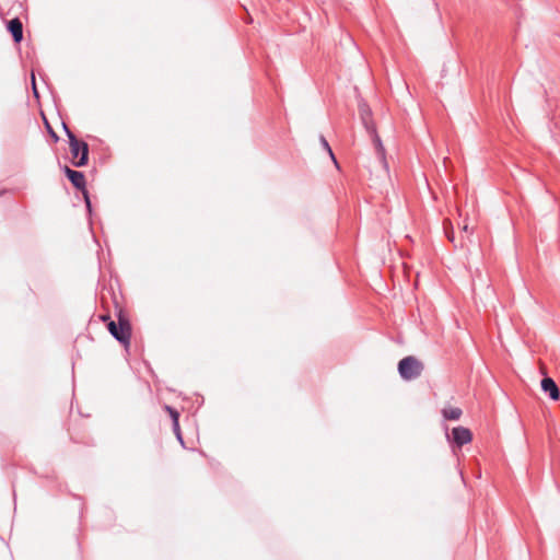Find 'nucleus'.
I'll return each instance as SVG.
<instances>
[{
	"mask_svg": "<svg viewBox=\"0 0 560 560\" xmlns=\"http://www.w3.org/2000/svg\"><path fill=\"white\" fill-rule=\"evenodd\" d=\"M7 30L11 33L14 43L19 44L23 39V24L19 18L10 20Z\"/></svg>",
	"mask_w": 560,
	"mask_h": 560,
	"instance_id": "nucleus-7",
	"label": "nucleus"
},
{
	"mask_svg": "<svg viewBox=\"0 0 560 560\" xmlns=\"http://www.w3.org/2000/svg\"><path fill=\"white\" fill-rule=\"evenodd\" d=\"M360 110V117L362 120V124L368 131V133L372 137L373 143L375 144L378 153L384 156V147L382 144L381 138L376 132V126L372 119V112L370 107L366 104H361L359 107Z\"/></svg>",
	"mask_w": 560,
	"mask_h": 560,
	"instance_id": "nucleus-3",
	"label": "nucleus"
},
{
	"mask_svg": "<svg viewBox=\"0 0 560 560\" xmlns=\"http://www.w3.org/2000/svg\"><path fill=\"white\" fill-rule=\"evenodd\" d=\"M32 82H33V91H34V94H35V96H38L37 89H36V84H35V77H34V75H32Z\"/></svg>",
	"mask_w": 560,
	"mask_h": 560,
	"instance_id": "nucleus-16",
	"label": "nucleus"
},
{
	"mask_svg": "<svg viewBox=\"0 0 560 560\" xmlns=\"http://www.w3.org/2000/svg\"><path fill=\"white\" fill-rule=\"evenodd\" d=\"M47 128H48V131L50 133V136L54 138L55 141H58L59 140V137L57 136V133L52 130V128L47 125Z\"/></svg>",
	"mask_w": 560,
	"mask_h": 560,
	"instance_id": "nucleus-13",
	"label": "nucleus"
},
{
	"mask_svg": "<svg viewBox=\"0 0 560 560\" xmlns=\"http://www.w3.org/2000/svg\"><path fill=\"white\" fill-rule=\"evenodd\" d=\"M445 233H446V237H447L452 243H454V241H455L454 232H453V231H450V232H448V231L446 230V231H445Z\"/></svg>",
	"mask_w": 560,
	"mask_h": 560,
	"instance_id": "nucleus-15",
	"label": "nucleus"
},
{
	"mask_svg": "<svg viewBox=\"0 0 560 560\" xmlns=\"http://www.w3.org/2000/svg\"><path fill=\"white\" fill-rule=\"evenodd\" d=\"M462 231L467 233V234H471L472 232L469 230L468 225L467 224H464L463 228H462Z\"/></svg>",
	"mask_w": 560,
	"mask_h": 560,
	"instance_id": "nucleus-17",
	"label": "nucleus"
},
{
	"mask_svg": "<svg viewBox=\"0 0 560 560\" xmlns=\"http://www.w3.org/2000/svg\"><path fill=\"white\" fill-rule=\"evenodd\" d=\"M70 152L72 163L77 167L85 166L89 162V145L85 141L79 140L75 136L70 137Z\"/></svg>",
	"mask_w": 560,
	"mask_h": 560,
	"instance_id": "nucleus-4",
	"label": "nucleus"
},
{
	"mask_svg": "<svg viewBox=\"0 0 560 560\" xmlns=\"http://www.w3.org/2000/svg\"><path fill=\"white\" fill-rule=\"evenodd\" d=\"M422 371V362L412 355L401 359L398 363V373L405 381H412L418 378Z\"/></svg>",
	"mask_w": 560,
	"mask_h": 560,
	"instance_id": "nucleus-2",
	"label": "nucleus"
},
{
	"mask_svg": "<svg viewBox=\"0 0 560 560\" xmlns=\"http://www.w3.org/2000/svg\"><path fill=\"white\" fill-rule=\"evenodd\" d=\"M107 329L117 341H119L126 348L129 347L131 338V325L127 317L119 314L118 323L109 320L107 323Z\"/></svg>",
	"mask_w": 560,
	"mask_h": 560,
	"instance_id": "nucleus-1",
	"label": "nucleus"
},
{
	"mask_svg": "<svg viewBox=\"0 0 560 560\" xmlns=\"http://www.w3.org/2000/svg\"><path fill=\"white\" fill-rule=\"evenodd\" d=\"M63 172L67 178L71 182V184L78 189L81 190L84 196L85 206L89 212L92 210L91 200L89 196V191L86 190V182L85 176L80 171H74L69 166L63 167Z\"/></svg>",
	"mask_w": 560,
	"mask_h": 560,
	"instance_id": "nucleus-5",
	"label": "nucleus"
},
{
	"mask_svg": "<svg viewBox=\"0 0 560 560\" xmlns=\"http://www.w3.org/2000/svg\"><path fill=\"white\" fill-rule=\"evenodd\" d=\"M102 319H103V320H108V322L110 320V319H109V316H103V317H102Z\"/></svg>",
	"mask_w": 560,
	"mask_h": 560,
	"instance_id": "nucleus-18",
	"label": "nucleus"
},
{
	"mask_svg": "<svg viewBox=\"0 0 560 560\" xmlns=\"http://www.w3.org/2000/svg\"><path fill=\"white\" fill-rule=\"evenodd\" d=\"M319 140H320L323 148L328 152V154L331 158V160L334 161V163L338 166L337 160H336L334 152H332L328 141L326 140V138L324 136H320Z\"/></svg>",
	"mask_w": 560,
	"mask_h": 560,
	"instance_id": "nucleus-10",
	"label": "nucleus"
},
{
	"mask_svg": "<svg viewBox=\"0 0 560 560\" xmlns=\"http://www.w3.org/2000/svg\"><path fill=\"white\" fill-rule=\"evenodd\" d=\"M541 389L555 401L560 398L559 387L551 377H544L541 380Z\"/></svg>",
	"mask_w": 560,
	"mask_h": 560,
	"instance_id": "nucleus-8",
	"label": "nucleus"
},
{
	"mask_svg": "<svg viewBox=\"0 0 560 560\" xmlns=\"http://www.w3.org/2000/svg\"><path fill=\"white\" fill-rule=\"evenodd\" d=\"M62 126H63V130L68 137V140L70 141V137L75 136V135L69 129V127L65 122L62 124Z\"/></svg>",
	"mask_w": 560,
	"mask_h": 560,
	"instance_id": "nucleus-12",
	"label": "nucleus"
},
{
	"mask_svg": "<svg viewBox=\"0 0 560 560\" xmlns=\"http://www.w3.org/2000/svg\"><path fill=\"white\" fill-rule=\"evenodd\" d=\"M173 429L177 435V439L183 443V439H182L180 431H179V423L177 422V427H173Z\"/></svg>",
	"mask_w": 560,
	"mask_h": 560,
	"instance_id": "nucleus-14",
	"label": "nucleus"
},
{
	"mask_svg": "<svg viewBox=\"0 0 560 560\" xmlns=\"http://www.w3.org/2000/svg\"><path fill=\"white\" fill-rule=\"evenodd\" d=\"M452 440L458 447H462L471 442L472 433L465 427H456L452 430Z\"/></svg>",
	"mask_w": 560,
	"mask_h": 560,
	"instance_id": "nucleus-6",
	"label": "nucleus"
},
{
	"mask_svg": "<svg viewBox=\"0 0 560 560\" xmlns=\"http://www.w3.org/2000/svg\"><path fill=\"white\" fill-rule=\"evenodd\" d=\"M463 415V411L458 407H448L442 409V416L445 420H458Z\"/></svg>",
	"mask_w": 560,
	"mask_h": 560,
	"instance_id": "nucleus-9",
	"label": "nucleus"
},
{
	"mask_svg": "<svg viewBox=\"0 0 560 560\" xmlns=\"http://www.w3.org/2000/svg\"><path fill=\"white\" fill-rule=\"evenodd\" d=\"M166 410L170 412V415L172 417L173 427H177L179 413L174 408H172L170 406H166Z\"/></svg>",
	"mask_w": 560,
	"mask_h": 560,
	"instance_id": "nucleus-11",
	"label": "nucleus"
}]
</instances>
